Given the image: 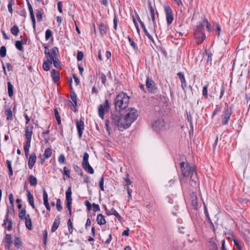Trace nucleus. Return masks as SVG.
Masks as SVG:
<instances>
[{
  "label": "nucleus",
  "mask_w": 250,
  "mask_h": 250,
  "mask_svg": "<svg viewBox=\"0 0 250 250\" xmlns=\"http://www.w3.org/2000/svg\"><path fill=\"white\" fill-rule=\"evenodd\" d=\"M129 102V97L124 92H120L117 95L114 101L115 108L116 110L125 109Z\"/></svg>",
  "instance_id": "1"
},
{
  "label": "nucleus",
  "mask_w": 250,
  "mask_h": 250,
  "mask_svg": "<svg viewBox=\"0 0 250 250\" xmlns=\"http://www.w3.org/2000/svg\"><path fill=\"white\" fill-rule=\"evenodd\" d=\"M138 116V111L137 109L130 108L126 111V113L124 117L123 118L124 125H121L124 127V129L128 128L137 119Z\"/></svg>",
  "instance_id": "2"
},
{
  "label": "nucleus",
  "mask_w": 250,
  "mask_h": 250,
  "mask_svg": "<svg viewBox=\"0 0 250 250\" xmlns=\"http://www.w3.org/2000/svg\"><path fill=\"white\" fill-rule=\"evenodd\" d=\"M194 35L196 42L199 44L201 43L206 39V35L204 33V25L201 22L196 27H194Z\"/></svg>",
  "instance_id": "3"
},
{
  "label": "nucleus",
  "mask_w": 250,
  "mask_h": 250,
  "mask_svg": "<svg viewBox=\"0 0 250 250\" xmlns=\"http://www.w3.org/2000/svg\"><path fill=\"white\" fill-rule=\"evenodd\" d=\"M111 124L112 125L115 127H118V129L121 131L125 129L123 126H121V125H124L122 114L120 112L118 111V110L111 113Z\"/></svg>",
  "instance_id": "4"
},
{
  "label": "nucleus",
  "mask_w": 250,
  "mask_h": 250,
  "mask_svg": "<svg viewBox=\"0 0 250 250\" xmlns=\"http://www.w3.org/2000/svg\"><path fill=\"white\" fill-rule=\"evenodd\" d=\"M180 167L181 172H195L196 167L193 164L189 165L184 155H179Z\"/></svg>",
  "instance_id": "5"
},
{
  "label": "nucleus",
  "mask_w": 250,
  "mask_h": 250,
  "mask_svg": "<svg viewBox=\"0 0 250 250\" xmlns=\"http://www.w3.org/2000/svg\"><path fill=\"white\" fill-rule=\"evenodd\" d=\"M146 86L147 91L151 94H155L158 91L156 83L148 76L146 77Z\"/></svg>",
  "instance_id": "6"
},
{
  "label": "nucleus",
  "mask_w": 250,
  "mask_h": 250,
  "mask_svg": "<svg viewBox=\"0 0 250 250\" xmlns=\"http://www.w3.org/2000/svg\"><path fill=\"white\" fill-rule=\"evenodd\" d=\"M231 114L232 110L230 107H227L224 109L221 116L222 125H228Z\"/></svg>",
  "instance_id": "7"
},
{
  "label": "nucleus",
  "mask_w": 250,
  "mask_h": 250,
  "mask_svg": "<svg viewBox=\"0 0 250 250\" xmlns=\"http://www.w3.org/2000/svg\"><path fill=\"white\" fill-rule=\"evenodd\" d=\"M109 108L108 100L106 99L103 104H100L98 106V114L99 117L104 119L105 112H107Z\"/></svg>",
  "instance_id": "8"
},
{
  "label": "nucleus",
  "mask_w": 250,
  "mask_h": 250,
  "mask_svg": "<svg viewBox=\"0 0 250 250\" xmlns=\"http://www.w3.org/2000/svg\"><path fill=\"white\" fill-rule=\"evenodd\" d=\"M165 124L164 119L160 118L153 123L152 127L155 131H159L165 129Z\"/></svg>",
  "instance_id": "9"
},
{
  "label": "nucleus",
  "mask_w": 250,
  "mask_h": 250,
  "mask_svg": "<svg viewBox=\"0 0 250 250\" xmlns=\"http://www.w3.org/2000/svg\"><path fill=\"white\" fill-rule=\"evenodd\" d=\"M89 154L85 152L83 154V159L82 163L83 168L87 172H94L93 168L88 162Z\"/></svg>",
  "instance_id": "10"
},
{
  "label": "nucleus",
  "mask_w": 250,
  "mask_h": 250,
  "mask_svg": "<svg viewBox=\"0 0 250 250\" xmlns=\"http://www.w3.org/2000/svg\"><path fill=\"white\" fill-rule=\"evenodd\" d=\"M52 55L53 56V60L51 61H48V62H50V63H52L53 62L54 66L57 68H58L60 67V62L57 58V55L59 53V50L57 47H54L52 49Z\"/></svg>",
  "instance_id": "11"
},
{
  "label": "nucleus",
  "mask_w": 250,
  "mask_h": 250,
  "mask_svg": "<svg viewBox=\"0 0 250 250\" xmlns=\"http://www.w3.org/2000/svg\"><path fill=\"white\" fill-rule=\"evenodd\" d=\"M72 191L71 188L69 187L67 189L65 195H66V207L69 211V214L71 215L72 213L71 211V205L72 198L71 197Z\"/></svg>",
  "instance_id": "12"
},
{
  "label": "nucleus",
  "mask_w": 250,
  "mask_h": 250,
  "mask_svg": "<svg viewBox=\"0 0 250 250\" xmlns=\"http://www.w3.org/2000/svg\"><path fill=\"white\" fill-rule=\"evenodd\" d=\"M9 209L7 208L6 213L5 216V218L3 220V223L2 226L6 228L8 230H11L12 229L13 222L11 219L9 218Z\"/></svg>",
  "instance_id": "13"
},
{
  "label": "nucleus",
  "mask_w": 250,
  "mask_h": 250,
  "mask_svg": "<svg viewBox=\"0 0 250 250\" xmlns=\"http://www.w3.org/2000/svg\"><path fill=\"white\" fill-rule=\"evenodd\" d=\"M167 22L168 25L172 23L173 21V14L171 8L169 6H165Z\"/></svg>",
  "instance_id": "14"
},
{
  "label": "nucleus",
  "mask_w": 250,
  "mask_h": 250,
  "mask_svg": "<svg viewBox=\"0 0 250 250\" xmlns=\"http://www.w3.org/2000/svg\"><path fill=\"white\" fill-rule=\"evenodd\" d=\"M33 126L29 124L25 128V136L26 140L25 143H31V138L33 134Z\"/></svg>",
  "instance_id": "15"
},
{
  "label": "nucleus",
  "mask_w": 250,
  "mask_h": 250,
  "mask_svg": "<svg viewBox=\"0 0 250 250\" xmlns=\"http://www.w3.org/2000/svg\"><path fill=\"white\" fill-rule=\"evenodd\" d=\"M76 125L78 130V136L81 139L84 130V123L82 120H76Z\"/></svg>",
  "instance_id": "16"
},
{
  "label": "nucleus",
  "mask_w": 250,
  "mask_h": 250,
  "mask_svg": "<svg viewBox=\"0 0 250 250\" xmlns=\"http://www.w3.org/2000/svg\"><path fill=\"white\" fill-rule=\"evenodd\" d=\"M137 19H138V21L140 23V25H141L142 29H143V30L144 31V33H145V35L148 37V38L150 41H151L152 42H154V40H153V38L152 36L148 33V32L147 31V30H146V28L145 27V24L141 20L140 18H139V16L138 15H137Z\"/></svg>",
  "instance_id": "17"
},
{
  "label": "nucleus",
  "mask_w": 250,
  "mask_h": 250,
  "mask_svg": "<svg viewBox=\"0 0 250 250\" xmlns=\"http://www.w3.org/2000/svg\"><path fill=\"white\" fill-rule=\"evenodd\" d=\"M105 210L106 214L107 215H115L119 221L122 222V221L123 220L122 217L120 216V215L116 211V210L114 208H112L110 211H109L107 210L106 207H105Z\"/></svg>",
  "instance_id": "18"
},
{
  "label": "nucleus",
  "mask_w": 250,
  "mask_h": 250,
  "mask_svg": "<svg viewBox=\"0 0 250 250\" xmlns=\"http://www.w3.org/2000/svg\"><path fill=\"white\" fill-rule=\"evenodd\" d=\"M36 159L37 157L35 153L32 152L28 159V167L29 168L31 169L33 167L36 163Z\"/></svg>",
  "instance_id": "19"
},
{
  "label": "nucleus",
  "mask_w": 250,
  "mask_h": 250,
  "mask_svg": "<svg viewBox=\"0 0 250 250\" xmlns=\"http://www.w3.org/2000/svg\"><path fill=\"white\" fill-rule=\"evenodd\" d=\"M4 114L6 116V119L8 121H12L13 120L12 111L11 108L9 107H4Z\"/></svg>",
  "instance_id": "20"
},
{
  "label": "nucleus",
  "mask_w": 250,
  "mask_h": 250,
  "mask_svg": "<svg viewBox=\"0 0 250 250\" xmlns=\"http://www.w3.org/2000/svg\"><path fill=\"white\" fill-rule=\"evenodd\" d=\"M148 4H149V8L150 12L151 18L153 21L154 27V28H155V27L156 26V23L155 18L154 9H153V7L151 5V2L150 1H148Z\"/></svg>",
  "instance_id": "21"
},
{
  "label": "nucleus",
  "mask_w": 250,
  "mask_h": 250,
  "mask_svg": "<svg viewBox=\"0 0 250 250\" xmlns=\"http://www.w3.org/2000/svg\"><path fill=\"white\" fill-rule=\"evenodd\" d=\"M177 76L179 77L181 82V87L183 90L185 89V88L187 86V82L184 76V74L183 72H179L177 73Z\"/></svg>",
  "instance_id": "22"
},
{
  "label": "nucleus",
  "mask_w": 250,
  "mask_h": 250,
  "mask_svg": "<svg viewBox=\"0 0 250 250\" xmlns=\"http://www.w3.org/2000/svg\"><path fill=\"white\" fill-rule=\"evenodd\" d=\"M51 77L55 83L60 81V77L59 73L55 69H53L51 72Z\"/></svg>",
  "instance_id": "23"
},
{
  "label": "nucleus",
  "mask_w": 250,
  "mask_h": 250,
  "mask_svg": "<svg viewBox=\"0 0 250 250\" xmlns=\"http://www.w3.org/2000/svg\"><path fill=\"white\" fill-rule=\"evenodd\" d=\"M60 223H61L60 218L58 216L55 218V219L53 222V226L52 227L51 231L52 232H55L57 230V229L58 228L59 226H60Z\"/></svg>",
  "instance_id": "24"
},
{
  "label": "nucleus",
  "mask_w": 250,
  "mask_h": 250,
  "mask_svg": "<svg viewBox=\"0 0 250 250\" xmlns=\"http://www.w3.org/2000/svg\"><path fill=\"white\" fill-rule=\"evenodd\" d=\"M26 192L28 202L32 208L34 209L35 207L34 205L33 196L31 194L30 191L28 189L26 190Z\"/></svg>",
  "instance_id": "25"
},
{
  "label": "nucleus",
  "mask_w": 250,
  "mask_h": 250,
  "mask_svg": "<svg viewBox=\"0 0 250 250\" xmlns=\"http://www.w3.org/2000/svg\"><path fill=\"white\" fill-rule=\"evenodd\" d=\"M44 54L45 55V57L48 59V61H50L51 62V61L53 59V56L52 53V49L50 51L48 46H44Z\"/></svg>",
  "instance_id": "26"
},
{
  "label": "nucleus",
  "mask_w": 250,
  "mask_h": 250,
  "mask_svg": "<svg viewBox=\"0 0 250 250\" xmlns=\"http://www.w3.org/2000/svg\"><path fill=\"white\" fill-rule=\"evenodd\" d=\"M191 205L194 208L197 210L198 207L197 198L196 195L194 194H193L191 196Z\"/></svg>",
  "instance_id": "27"
},
{
  "label": "nucleus",
  "mask_w": 250,
  "mask_h": 250,
  "mask_svg": "<svg viewBox=\"0 0 250 250\" xmlns=\"http://www.w3.org/2000/svg\"><path fill=\"white\" fill-rule=\"evenodd\" d=\"M97 223L100 225H104L106 223V220L102 214H99L97 216Z\"/></svg>",
  "instance_id": "28"
},
{
  "label": "nucleus",
  "mask_w": 250,
  "mask_h": 250,
  "mask_svg": "<svg viewBox=\"0 0 250 250\" xmlns=\"http://www.w3.org/2000/svg\"><path fill=\"white\" fill-rule=\"evenodd\" d=\"M100 34L104 36L107 32L106 26L104 23H101L99 26Z\"/></svg>",
  "instance_id": "29"
},
{
  "label": "nucleus",
  "mask_w": 250,
  "mask_h": 250,
  "mask_svg": "<svg viewBox=\"0 0 250 250\" xmlns=\"http://www.w3.org/2000/svg\"><path fill=\"white\" fill-rule=\"evenodd\" d=\"M204 212H205V215L208 219V223L210 224V227L211 228H212L213 230H214V226L209 216V214L208 213L207 208L204 203Z\"/></svg>",
  "instance_id": "30"
},
{
  "label": "nucleus",
  "mask_w": 250,
  "mask_h": 250,
  "mask_svg": "<svg viewBox=\"0 0 250 250\" xmlns=\"http://www.w3.org/2000/svg\"><path fill=\"white\" fill-rule=\"evenodd\" d=\"M25 220V224L26 227L29 229L31 230L32 229V225L31 220L30 218V215L27 214V217Z\"/></svg>",
  "instance_id": "31"
},
{
  "label": "nucleus",
  "mask_w": 250,
  "mask_h": 250,
  "mask_svg": "<svg viewBox=\"0 0 250 250\" xmlns=\"http://www.w3.org/2000/svg\"><path fill=\"white\" fill-rule=\"evenodd\" d=\"M43 203L45 207L49 205L48 199V194L44 188L43 189Z\"/></svg>",
  "instance_id": "32"
},
{
  "label": "nucleus",
  "mask_w": 250,
  "mask_h": 250,
  "mask_svg": "<svg viewBox=\"0 0 250 250\" xmlns=\"http://www.w3.org/2000/svg\"><path fill=\"white\" fill-rule=\"evenodd\" d=\"M13 86L11 82H8L7 83V89L8 95L10 97H12L13 95Z\"/></svg>",
  "instance_id": "33"
},
{
  "label": "nucleus",
  "mask_w": 250,
  "mask_h": 250,
  "mask_svg": "<svg viewBox=\"0 0 250 250\" xmlns=\"http://www.w3.org/2000/svg\"><path fill=\"white\" fill-rule=\"evenodd\" d=\"M14 245L15 247L19 249H20L22 245V242H21V239L19 237H15L14 239Z\"/></svg>",
  "instance_id": "34"
},
{
  "label": "nucleus",
  "mask_w": 250,
  "mask_h": 250,
  "mask_svg": "<svg viewBox=\"0 0 250 250\" xmlns=\"http://www.w3.org/2000/svg\"><path fill=\"white\" fill-rule=\"evenodd\" d=\"M29 182L30 185L32 186H36L37 185V180L36 178L32 175L29 176Z\"/></svg>",
  "instance_id": "35"
},
{
  "label": "nucleus",
  "mask_w": 250,
  "mask_h": 250,
  "mask_svg": "<svg viewBox=\"0 0 250 250\" xmlns=\"http://www.w3.org/2000/svg\"><path fill=\"white\" fill-rule=\"evenodd\" d=\"M43 10L42 9H39L36 10V17L39 21H41L42 19Z\"/></svg>",
  "instance_id": "36"
},
{
  "label": "nucleus",
  "mask_w": 250,
  "mask_h": 250,
  "mask_svg": "<svg viewBox=\"0 0 250 250\" xmlns=\"http://www.w3.org/2000/svg\"><path fill=\"white\" fill-rule=\"evenodd\" d=\"M52 63H50V62H48V59H47V60L46 61H44L43 63L42 68L44 69V70L48 71L50 70V65Z\"/></svg>",
  "instance_id": "37"
},
{
  "label": "nucleus",
  "mask_w": 250,
  "mask_h": 250,
  "mask_svg": "<svg viewBox=\"0 0 250 250\" xmlns=\"http://www.w3.org/2000/svg\"><path fill=\"white\" fill-rule=\"evenodd\" d=\"M19 217L21 220H24L27 217V215H26V210L25 209L20 210Z\"/></svg>",
  "instance_id": "38"
},
{
  "label": "nucleus",
  "mask_w": 250,
  "mask_h": 250,
  "mask_svg": "<svg viewBox=\"0 0 250 250\" xmlns=\"http://www.w3.org/2000/svg\"><path fill=\"white\" fill-rule=\"evenodd\" d=\"M19 29L18 26L17 25H14L11 28V33L17 36L18 33H19Z\"/></svg>",
  "instance_id": "39"
},
{
  "label": "nucleus",
  "mask_w": 250,
  "mask_h": 250,
  "mask_svg": "<svg viewBox=\"0 0 250 250\" xmlns=\"http://www.w3.org/2000/svg\"><path fill=\"white\" fill-rule=\"evenodd\" d=\"M70 97L75 106H77V97L75 92H71L70 94Z\"/></svg>",
  "instance_id": "40"
},
{
  "label": "nucleus",
  "mask_w": 250,
  "mask_h": 250,
  "mask_svg": "<svg viewBox=\"0 0 250 250\" xmlns=\"http://www.w3.org/2000/svg\"><path fill=\"white\" fill-rule=\"evenodd\" d=\"M127 39L128 40V41L130 43V45L132 47L133 49L135 51L138 50V46L136 44V43L134 42L133 41V40L129 36H128Z\"/></svg>",
  "instance_id": "41"
},
{
  "label": "nucleus",
  "mask_w": 250,
  "mask_h": 250,
  "mask_svg": "<svg viewBox=\"0 0 250 250\" xmlns=\"http://www.w3.org/2000/svg\"><path fill=\"white\" fill-rule=\"evenodd\" d=\"M52 155V149L49 147H47L45 149L43 155L45 158H48Z\"/></svg>",
  "instance_id": "42"
},
{
  "label": "nucleus",
  "mask_w": 250,
  "mask_h": 250,
  "mask_svg": "<svg viewBox=\"0 0 250 250\" xmlns=\"http://www.w3.org/2000/svg\"><path fill=\"white\" fill-rule=\"evenodd\" d=\"M208 83L206 85H205L203 88L202 90V95L204 97V98L207 99L208 95Z\"/></svg>",
  "instance_id": "43"
},
{
  "label": "nucleus",
  "mask_w": 250,
  "mask_h": 250,
  "mask_svg": "<svg viewBox=\"0 0 250 250\" xmlns=\"http://www.w3.org/2000/svg\"><path fill=\"white\" fill-rule=\"evenodd\" d=\"M15 46L17 49L20 51H23V47L22 46V42L20 41H17L15 42Z\"/></svg>",
  "instance_id": "44"
},
{
  "label": "nucleus",
  "mask_w": 250,
  "mask_h": 250,
  "mask_svg": "<svg viewBox=\"0 0 250 250\" xmlns=\"http://www.w3.org/2000/svg\"><path fill=\"white\" fill-rule=\"evenodd\" d=\"M6 55V49L4 46H2L0 48V56L1 58H4Z\"/></svg>",
  "instance_id": "45"
},
{
  "label": "nucleus",
  "mask_w": 250,
  "mask_h": 250,
  "mask_svg": "<svg viewBox=\"0 0 250 250\" xmlns=\"http://www.w3.org/2000/svg\"><path fill=\"white\" fill-rule=\"evenodd\" d=\"M204 26H206V28L208 31H210V24L207 20V19L204 18L203 21H202Z\"/></svg>",
  "instance_id": "46"
},
{
  "label": "nucleus",
  "mask_w": 250,
  "mask_h": 250,
  "mask_svg": "<svg viewBox=\"0 0 250 250\" xmlns=\"http://www.w3.org/2000/svg\"><path fill=\"white\" fill-rule=\"evenodd\" d=\"M13 3L14 0H10L7 5L8 11L11 14L13 13L12 6L13 5Z\"/></svg>",
  "instance_id": "47"
},
{
  "label": "nucleus",
  "mask_w": 250,
  "mask_h": 250,
  "mask_svg": "<svg viewBox=\"0 0 250 250\" xmlns=\"http://www.w3.org/2000/svg\"><path fill=\"white\" fill-rule=\"evenodd\" d=\"M67 226L68 228V231L70 234H72L73 230V224L70 219H69L67 222Z\"/></svg>",
  "instance_id": "48"
},
{
  "label": "nucleus",
  "mask_w": 250,
  "mask_h": 250,
  "mask_svg": "<svg viewBox=\"0 0 250 250\" xmlns=\"http://www.w3.org/2000/svg\"><path fill=\"white\" fill-rule=\"evenodd\" d=\"M52 32L50 29H47L45 31V38L46 40H49L50 38L52 37Z\"/></svg>",
  "instance_id": "49"
},
{
  "label": "nucleus",
  "mask_w": 250,
  "mask_h": 250,
  "mask_svg": "<svg viewBox=\"0 0 250 250\" xmlns=\"http://www.w3.org/2000/svg\"><path fill=\"white\" fill-rule=\"evenodd\" d=\"M124 179L125 182V186H126V187H128L129 185H130L131 184L132 182L129 179L128 174H126V177L124 178Z\"/></svg>",
  "instance_id": "50"
},
{
  "label": "nucleus",
  "mask_w": 250,
  "mask_h": 250,
  "mask_svg": "<svg viewBox=\"0 0 250 250\" xmlns=\"http://www.w3.org/2000/svg\"><path fill=\"white\" fill-rule=\"evenodd\" d=\"M56 207L58 211H61L62 207L61 205V200L60 199H58L56 202Z\"/></svg>",
  "instance_id": "51"
},
{
  "label": "nucleus",
  "mask_w": 250,
  "mask_h": 250,
  "mask_svg": "<svg viewBox=\"0 0 250 250\" xmlns=\"http://www.w3.org/2000/svg\"><path fill=\"white\" fill-rule=\"evenodd\" d=\"M104 177L102 176L101 178L100 181H99V187H100L101 190L102 191L104 190Z\"/></svg>",
  "instance_id": "52"
},
{
  "label": "nucleus",
  "mask_w": 250,
  "mask_h": 250,
  "mask_svg": "<svg viewBox=\"0 0 250 250\" xmlns=\"http://www.w3.org/2000/svg\"><path fill=\"white\" fill-rule=\"evenodd\" d=\"M30 147V143H25L23 145V149L25 153L29 152V148Z\"/></svg>",
  "instance_id": "53"
},
{
  "label": "nucleus",
  "mask_w": 250,
  "mask_h": 250,
  "mask_svg": "<svg viewBox=\"0 0 250 250\" xmlns=\"http://www.w3.org/2000/svg\"><path fill=\"white\" fill-rule=\"evenodd\" d=\"M206 54L207 56H208V58L207 60V62H211V61L212 60L211 57L212 56L211 52L210 51H206Z\"/></svg>",
  "instance_id": "54"
},
{
  "label": "nucleus",
  "mask_w": 250,
  "mask_h": 250,
  "mask_svg": "<svg viewBox=\"0 0 250 250\" xmlns=\"http://www.w3.org/2000/svg\"><path fill=\"white\" fill-rule=\"evenodd\" d=\"M5 243H12V236L11 234H6L5 236Z\"/></svg>",
  "instance_id": "55"
},
{
  "label": "nucleus",
  "mask_w": 250,
  "mask_h": 250,
  "mask_svg": "<svg viewBox=\"0 0 250 250\" xmlns=\"http://www.w3.org/2000/svg\"><path fill=\"white\" fill-rule=\"evenodd\" d=\"M209 245L211 250H217V247L215 242L211 241L209 242Z\"/></svg>",
  "instance_id": "56"
},
{
  "label": "nucleus",
  "mask_w": 250,
  "mask_h": 250,
  "mask_svg": "<svg viewBox=\"0 0 250 250\" xmlns=\"http://www.w3.org/2000/svg\"><path fill=\"white\" fill-rule=\"evenodd\" d=\"M187 120H188V121L189 123L190 126H192V116H191V115H190V113L188 114L187 112Z\"/></svg>",
  "instance_id": "57"
},
{
  "label": "nucleus",
  "mask_w": 250,
  "mask_h": 250,
  "mask_svg": "<svg viewBox=\"0 0 250 250\" xmlns=\"http://www.w3.org/2000/svg\"><path fill=\"white\" fill-rule=\"evenodd\" d=\"M83 54L82 51H79L77 53V59L78 61H81L83 60Z\"/></svg>",
  "instance_id": "58"
},
{
  "label": "nucleus",
  "mask_w": 250,
  "mask_h": 250,
  "mask_svg": "<svg viewBox=\"0 0 250 250\" xmlns=\"http://www.w3.org/2000/svg\"><path fill=\"white\" fill-rule=\"evenodd\" d=\"M101 80L102 83L103 84H104V85H105L106 77V76L103 73H101Z\"/></svg>",
  "instance_id": "59"
},
{
  "label": "nucleus",
  "mask_w": 250,
  "mask_h": 250,
  "mask_svg": "<svg viewBox=\"0 0 250 250\" xmlns=\"http://www.w3.org/2000/svg\"><path fill=\"white\" fill-rule=\"evenodd\" d=\"M220 110H221V107H220L218 105H216V108L212 114V118H213V117H214L216 114H217L218 112H219L220 111Z\"/></svg>",
  "instance_id": "60"
},
{
  "label": "nucleus",
  "mask_w": 250,
  "mask_h": 250,
  "mask_svg": "<svg viewBox=\"0 0 250 250\" xmlns=\"http://www.w3.org/2000/svg\"><path fill=\"white\" fill-rule=\"evenodd\" d=\"M65 157L63 155L61 154L58 158V161L60 164H64L65 163Z\"/></svg>",
  "instance_id": "61"
},
{
  "label": "nucleus",
  "mask_w": 250,
  "mask_h": 250,
  "mask_svg": "<svg viewBox=\"0 0 250 250\" xmlns=\"http://www.w3.org/2000/svg\"><path fill=\"white\" fill-rule=\"evenodd\" d=\"M7 167L8 169V172H13L12 166H11V162L10 160H7L6 161Z\"/></svg>",
  "instance_id": "62"
},
{
  "label": "nucleus",
  "mask_w": 250,
  "mask_h": 250,
  "mask_svg": "<svg viewBox=\"0 0 250 250\" xmlns=\"http://www.w3.org/2000/svg\"><path fill=\"white\" fill-rule=\"evenodd\" d=\"M126 189L127 190V194H128V200H131L132 199V195H131L132 189H130L129 188V187H126Z\"/></svg>",
  "instance_id": "63"
},
{
  "label": "nucleus",
  "mask_w": 250,
  "mask_h": 250,
  "mask_svg": "<svg viewBox=\"0 0 250 250\" xmlns=\"http://www.w3.org/2000/svg\"><path fill=\"white\" fill-rule=\"evenodd\" d=\"M9 200L10 203L11 204V205L12 206H13L14 203V196H13V195L12 193H10L9 195Z\"/></svg>",
  "instance_id": "64"
}]
</instances>
